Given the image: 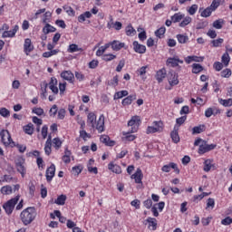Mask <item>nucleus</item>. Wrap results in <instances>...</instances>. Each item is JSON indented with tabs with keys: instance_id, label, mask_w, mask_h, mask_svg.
<instances>
[{
	"instance_id": "1",
	"label": "nucleus",
	"mask_w": 232,
	"mask_h": 232,
	"mask_svg": "<svg viewBox=\"0 0 232 232\" xmlns=\"http://www.w3.org/2000/svg\"><path fill=\"white\" fill-rule=\"evenodd\" d=\"M35 217H37V212L35 211V208L32 207L24 209L20 214V218L24 226H29L30 223L35 220Z\"/></svg>"
},
{
	"instance_id": "2",
	"label": "nucleus",
	"mask_w": 232,
	"mask_h": 232,
	"mask_svg": "<svg viewBox=\"0 0 232 232\" xmlns=\"http://www.w3.org/2000/svg\"><path fill=\"white\" fill-rule=\"evenodd\" d=\"M1 141L4 146H10V148H15V142L12 140L10 132L6 130H2L0 131Z\"/></svg>"
},
{
	"instance_id": "3",
	"label": "nucleus",
	"mask_w": 232,
	"mask_h": 232,
	"mask_svg": "<svg viewBox=\"0 0 232 232\" xmlns=\"http://www.w3.org/2000/svg\"><path fill=\"white\" fill-rule=\"evenodd\" d=\"M17 202H19V196L9 199L3 205V208L5 209L6 215H12V213H14V209H15Z\"/></svg>"
},
{
	"instance_id": "4",
	"label": "nucleus",
	"mask_w": 232,
	"mask_h": 232,
	"mask_svg": "<svg viewBox=\"0 0 232 232\" xmlns=\"http://www.w3.org/2000/svg\"><path fill=\"white\" fill-rule=\"evenodd\" d=\"M140 116H132L128 122V126L131 128V133H137L139 131V126H140Z\"/></svg>"
},
{
	"instance_id": "5",
	"label": "nucleus",
	"mask_w": 232,
	"mask_h": 232,
	"mask_svg": "<svg viewBox=\"0 0 232 232\" xmlns=\"http://www.w3.org/2000/svg\"><path fill=\"white\" fill-rule=\"evenodd\" d=\"M162 131V121H153V126H148L146 130L147 135Z\"/></svg>"
},
{
	"instance_id": "6",
	"label": "nucleus",
	"mask_w": 232,
	"mask_h": 232,
	"mask_svg": "<svg viewBox=\"0 0 232 232\" xmlns=\"http://www.w3.org/2000/svg\"><path fill=\"white\" fill-rule=\"evenodd\" d=\"M17 32H19V25L15 24L12 30L8 29L6 32L2 33V39H12L15 37Z\"/></svg>"
},
{
	"instance_id": "7",
	"label": "nucleus",
	"mask_w": 232,
	"mask_h": 232,
	"mask_svg": "<svg viewBox=\"0 0 232 232\" xmlns=\"http://www.w3.org/2000/svg\"><path fill=\"white\" fill-rule=\"evenodd\" d=\"M179 64H184V61L179 60V56L169 57L167 59V66H171V68H177Z\"/></svg>"
},
{
	"instance_id": "8",
	"label": "nucleus",
	"mask_w": 232,
	"mask_h": 232,
	"mask_svg": "<svg viewBox=\"0 0 232 232\" xmlns=\"http://www.w3.org/2000/svg\"><path fill=\"white\" fill-rule=\"evenodd\" d=\"M171 169H174V171L176 173H180V170L179 169V167L177 166L176 163L170 162L168 165H164L161 168V171H163L164 173H169V171H171Z\"/></svg>"
},
{
	"instance_id": "9",
	"label": "nucleus",
	"mask_w": 232,
	"mask_h": 232,
	"mask_svg": "<svg viewBox=\"0 0 232 232\" xmlns=\"http://www.w3.org/2000/svg\"><path fill=\"white\" fill-rule=\"evenodd\" d=\"M217 148L216 144H206L203 143L199 145L198 153L201 155L204 153H208V151H211V150H215Z\"/></svg>"
},
{
	"instance_id": "10",
	"label": "nucleus",
	"mask_w": 232,
	"mask_h": 232,
	"mask_svg": "<svg viewBox=\"0 0 232 232\" xmlns=\"http://www.w3.org/2000/svg\"><path fill=\"white\" fill-rule=\"evenodd\" d=\"M144 175L142 174V170L140 169H137L136 172L130 176V179L135 180L136 184H142V179Z\"/></svg>"
},
{
	"instance_id": "11",
	"label": "nucleus",
	"mask_w": 232,
	"mask_h": 232,
	"mask_svg": "<svg viewBox=\"0 0 232 232\" xmlns=\"http://www.w3.org/2000/svg\"><path fill=\"white\" fill-rule=\"evenodd\" d=\"M104 114H101L95 123L94 128L99 131V133H102V131H104Z\"/></svg>"
},
{
	"instance_id": "12",
	"label": "nucleus",
	"mask_w": 232,
	"mask_h": 232,
	"mask_svg": "<svg viewBox=\"0 0 232 232\" xmlns=\"http://www.w3.org/2000/svg\"><path fill=\"white\" fill-rule=\"evenodd\" d=\"M16 169L19 173H21L22 177L26 175V167L24 166V160L20 159L16 162Z\"/></svg>"
},
{
	"instance_id": "13",
	"label": "nucleus",
	"mask_w": 232,
	"mask_h": 232,
	"mask_svg": "<svg viewBox=\"0 0 232 232\" xmlns=\"http://www.w3.org/2000/svg\"><path fill=\"white\" fill-rule=\"evenodd\" d=\"M109 44H110V46H111V49L114 52H119L120 50H122V48H124V46L126 45L124 43H121L117 40L110 42Z\"/></svg>"
},
{
	"instance_id": "14",
	"label": "nucleus",
	"mask_w": 232,
	"mask_h": 232,
	"mask_svg": "<svg viewBox=\"0 0 232 232\" xmlns=\"http://www.w3.org/2000/svg\"><path fill=\"white\" fill-rule=\"evenodd\" d=\"M133 132L130 131H123L122 132V140L124 142H133V140H135V139H137V136L135 134H131Z\"/></svg>"
},
{
	"instance_id": "15",
	"label": "nucleus",
	"mask_w": 232,
	"mask_h": 232,
	"mask_svg": "<svg viewBox=\"0 0 232 232\" xmlns=\"http://www.w3.org/2000/svg\"><path fill=\"white\" fill-rule=\"evenodd\" d=\"M34 50V44H32V40L30 38H26L24 44V52L28 55Z\"/></svg>"
},
{
	"instance_id": "16",
	"label": "nucleus",
	"mask_w": 232,
	"mask_h": 232,
	"mask_svg": "<svg viewBox=\"0 0 232 232\" xmlns=\"http://www.w3.org/2000/svg\"><path fill=\"white\" fill-rule=\"evenodd\" d=\"M55 177V165L52 164L47 169H46V180L48 182H51V180Z\"/></svg>"
},
{
	"instance_id": "17",
	"label": "nucleus",
	"mask_w": 232,
	"mask_h": 232,
	"mask_svg": "<svg viewBox=\"0 0 232 232\" xmlns=\"http://www.w3.org/2000/svg\"><path fill=\"white\" fill-rule=\"evenodd\" d=\"M202 61H204V57L202 56L192 55L185 57V63L187 64H191V63H202Z\"/></svg>"
},
{
	"instance_id": "18",
	"label": "nucleus",
	"mask_w": 232,
	"mask_h": 232,
	"mask_svg": "<svg viewBox=\"0 0 232 232\" xmlns=\"http://www.w3.org/2000/svg\"><path fill=\"white\" fill-rule=\"evenodd\" d=\"M132 46L136 53H146V45H142L139 44V42L135 41L133 42Z\"/></svg>"
},
{
	"instance_id": "19",
	"label": "nucleus",
	"mask_w": 232,
	"mask_h": 232,
	"mask_svg": "<svg viewBox=\"0 0 232 232\" xmlns=\"http://www.w3.org/2000/svg\"><path fill=\"white\" fill-rule=\"evenodd\" d=\"M108 169H110V171H112V173H116L117 175H121V173H122V169L121 168V166L113 162L108 164Z\"/></svg>"
},
{
	"instance_id": "20",
	"label": "nucleus",
	"mask_w": 232,
	"mask_h": 232,
	"mask_svg": "<svg viewBox=\"0 0 232 232\" xmlns=\"http://www.w3.org/2000/svg\"><path fill=\"white\" fill-rule=\"evenodd\" d=\"M62 79H64V81H68L69 82H73V79H75V76L71 71H64L61 73Z\"/></svg>"
},
{
	"instance_id": "21",
	"label": "nucleus",
	"mask_w": 232,
	"mask_h": 232,
	"mask_svg": "<svg viewBox=\"0 0 232 232\" xmlns=\"http://www.w3.org/2000/svg\"><path fill=\"white\" fill-rule=\"evenodd\" d=\"M97 121V115L94 112H89L87 115V124L92 126V128H95V123Z\"/></svg>"
},
{
	"instance_id": "22",
	"label": "nucleus",
	"mask_w": 232,
	"mask_h": 232,
	"mask_svg": "<svg viewBox=\"0 0 232 232\" xmlns=\"http://www.w3.org/2000/svg\"><path fill=\"white\" fill-rule=\"evenodd\" d=\"M44 153L47 156L52 155V136H48L44 145Z\"/></svg>"
},
{
	"instance_id": "23",
	"label": "nucleus",
	"mask_w": 232,
	"mask_h": 232,
	"mask_svg": "<svg viewBox=\"0 0 232 232\" xmlns=\"http://www.w3.org/2000/svg\"><path fill=\"white\" fill-rule=\"evenodd\" d=\"M166 75H167L166 69L165 68L160 69L156 72V80L158 81V82H162V81L166 79Z\"/></svg>"
},
{
	"instance_id": "24",
	"label": "nucleus",
	"mask_w": 232,
	"mask_h": 232,
	"mask_svg": "<svg viewBox=\"0 0 232 232\" xmlns=\"http://www.w3.org/2000/svg\"><path fill=\"white\" fill-rule=\"evenodd\" d=\"M169 84L170 86H177L179 84V75L175 72H170L169 76Z\"/></svg>"
},
{
	"instance_id": "25",
	"label": "nucleus",
	"mask_w": 232,
	"mask_h": 232,
	"mask_svg": "<svg viewBox=\"0 0 232 232\" xmlns=\"http://www.w3.org/2000/svg\"><path fill=\"white\" fill-rule=\"evenodd\" d=\"M170 137L175 142V144H178V142H180V137L179 136V129L177 128V125L174 127V130L171 131Z\"/></svg>"
},
{
	"instance_id": "26",
	"label": "nucleus",
	"mask_w": 232,
	"mask_h": 232,
	"mask_svg": "<svg viewBox=\"0 0 232 232\" xmlns=\"http://www.w3.org/2000/svg\"><path fill=\"white\" fill-rule=\"evenodd\" d=\"M215 12L211 6L207 7L206 9H199L200 16L201 17H209L211 14Z\"/></svg>"
},
{
	"instance_id": "27",
	"label": "nucleus",
	"mask_w": 232,
	"mask_h": 232,
	"mask_svg": "<svg viewBox=\"0 0 232 232\" xmlns=\"http://www.w3.org/2000/svg\"><path fill=\"white\" fill-rule=\"evenodd\" d=\"M218 113H220V110L217 108H208L205 111V116L208 118L211 117V115H218Z\"/></svg>"
},
{
	"instance_id": "28",
	"label": "nucleus",
	"mask_w": 232,
	"mask_h": 232,
	"mask_svg": "<svg viewBox=\"0 0 232 232\" xmlns=\"http://www.w3.org/2000/svg\"><path fill=\"white\" fill-rule=\"evenodd\" d=\"M110 48V43L105 44L104 45L101 46L97 51H96V55L97 57H102L104 53H106V50Z\"/></svg>"
},
{
	"instance_id": "29",
	"label": "nucleus",
	"mask_w": 232,
	"mask_h": 232,
	"mask_svg": "<svg viewBox=\"0 0 232 232\" xmlns=\"http://www.w3.org/2000/svg\"><path fill=\"white\" fill-rule=\"evenodd\" d=\"M71 157H72V151L66 149L64 151V155L62 158V160L64 162V164H70V162H72Z\"/></svg>"
},
{
	"instance_id": "30",
	"label": "nucleus",
	"mask_w": 232,
	"mask_h": 232,
	"mask_svg": "<svg viewBox=\"0 0 232 232\" xmlns=\"http://www.w3.org/2000/svg\"><path fill=\"white\" fill-rule=\"evenodd\" d=\"M91 17H92V13L90 11H86L85 13H83L78 16V22L84 23V21H86V19H91Z\"/></svg>"
},
{
	"instance_id": "31",
	"label": "nucleus",
	"mask_w": 232,
	"mask_h": 232,
	"mask_svg": "<svg viewBox=\"0 0 232 232\" xmlns=\"http://www.w3.org/2000/svg\"><path fill=\"white\" fill-rule=\"evenodd\" d=\"M176 39H178V43H179V44H186V43L189 41L188 34H177Z\"/></svg>"
},
{
	"instance_id": "32",
	"label": "nucleus",
	"mask_w": 232,
	"mask_h": 232,
	"mask_svg": "<svg viewBox=\"0 0 232 232\" xmlns=\"http://www.w3.org/2000/svg\"><path fill=\"white\" fill-rule=\"evenodd\" d=\"M147 222L149 224L150 229H152V231L157 229V219L155 218H148Z\"/></svg>"
},
{
	"instance_id": "33",
	"label": "nucleus",
	"mask_w": 232,
	"mask_h": 232,
	"mask_svg": "<svg viewBox=\"0 0 232 232\" xmlns=\"http://www.w3.org/2000/svg\"><path fill=\"white\" fill-rule=\"evenodd\" d=\"M102 61H105V63H110L111 61H115L117 59V55L113 53H105L102 56Z\"/></svg>"
},
{
	"instance_id": "34",
	"label": "nucleus",
	"mask_w": 232,
	"mask_h": 232,
	"mask_svg": "<svg viewBox=\"0 0 232 232\" xmlns=\"http://www.w3.org/2000/svg\"><path fill=\"white\" fill-rule=\"evenodd\" d=\"M101 142L103 144H106V146H114L115 142L114 141H110V137L107 135H102L100 137Z\"/></svg>"
},
{
	"instance_id": "35",
	"label": "nucleus",
	"mask_w": 232,
	"mask_h": 232,
	"mask_svg": "<svg viewBox=\"0 0 232 232\" xmlns=\"http://www.w3.org/2000/svg\"><path fill=\"white\" fill-rule=\"evenodd\" d=\"M192 21H193V19L190 16H186L184 14V17L181 20V23H179L180 28H184V27L188 26V24H189Z\"/></svg>"
},
{
	"instance_id": "36",
	"label": "nucleus",
	"mask_w": 232,
	"mask_h": 232,
	"mask_svg": "<svg viewBox=\"0 0 232 232\" xmlns=\"http://www.w3.org/2000/svg\"><path fill=\"white\" fill-rule=\"evenodd\" d=\"M82 49L79 48V45L75 44H72L69 45L67 52L69 53H75V52H82Z\"/></svg>"
},
{
	"instance_id": "37",
	"label": "nucleus",
	"mask_w": 232,
	"mask_h": 232,
	"mask_svg": "<svg viewBox=\"0 0 232 232\" xmlns=\"http://www.w3.org/2000/svg\"><path fill=\"white\" fill-rule=\"evenodd\" d=\"M198 10V5L194 4L191 6L187 7V12L189 15H195Z\"/></svg>"
},
{
	"instance_id": "38",
	"label": "nucleus",
	"mask_w": 232,
	"mask_h": 232,
	"mask_svg": "<svg viewBox=\"0 0 232 232\" xmlns=\"http://www.w3.org/2000/svg\"><path fill=\"white\" fill-rule=\"evenodd\" d=\"M184 17V14L176 13L171 16L172 23H180Z\"/></svg>"
},
{
	"instance_id": "39",
	"label": "nucleus",
	"mask_w": 232,
	"mask_h": 232,
	"mask_svg": "<svg viewBox=\"0 0 232 232\" xmlns=\"http://www.w3.org/2000/svg\"><path fill=\"white\" fill-rule=\"evenodd\" d=\"M211 168H213V160H206L204 162V171L208 173L211 171Z\"/></svg>"
},
{
	"instance_id": "40",
	"label": "nucleus",
	"mask_w": 232,
	"mask_h": 232,
	"mask_svg": "<svg viewBox=\"0 0 232 232\" xmlns=\"http://www.w3.org/2000/svg\"><path fill=\"white\" fill-rule=\"evenodd\" d=\"M54 204H57V206H64L66 204V195H61L59 196L55 200Z\"/></svg>"
},
{
	"instance_id": "41",
	"label": "nucleus",
	"mask_w": 232,
	"mask_h": 232,
	"mask_svg": "<svg viewBox=\"0 0 232 232\" xmlns=\"http://www.w3.org/2000/svg\"><path fill=\"white\" fill-rule=\"evenodd\" d=\"M231 61V57L229 56V53H225L221 57V63L224 64V66H229V62Z\"/></svg>"
},
{
	"instance_id": "42",
	"label": "nucleus",
	"mask_w": 232,
	"mask_h": 232,
	"mask_svg": "<svg viewBox=\"0 0 232 232\" xmlns=\"http://www.w3.org/2000/svg\"><path fill=\"white\" fill-rule=\"evenodd\" d=\"M52 144L55 150H61V147L63 146V140L59 138H54L52 140Z\"/></svg>"
},
{
	"instance_id": "43",
	"label": "nucleus",
	"mask_w": 232,
	"mask_h": 232,
	"mask_svg": "<svg viewBox=\"0 0 232 232\" xmlns=\"http://www.w3.org/2000/svg\"><path fill=\"white\" fill-rule=\"evenodd\" d=\"M82 169H83L82 165L74 166L72 169V175L77 177L81 175V173H82Z\"/></svg>"
},
{
	"instance_id": "44",
	"label": "nucleus",
	"mask_w": 232,
	"mask_h": 232,
	"mask_svg": "<svg viewBox=\"0 0 232 232\" xmlns=\"http://www.w3.org/2000/svg\"><path fill=\"white\" fill-rule=\"evenodd\" d=\"M57 30L55 27L50 25L49 24H46L45 26L43 28L44 34H48L55 32Z\"/></svg>"
},
{
	"instance_id": "45",
	"label": "nucleus",
	"mask_w": 232,
	"mask_h": 232,
	"mask_svg": "<svg viewBox=\"0 0 232 232\" xmlns=\"http://www.w3.org/2000/svg\"><path fill=\"white\" fill-rule=\"evenodd\" d=\"M204 70V67L200 63L192 64V73H200Z\"/></svg>"
},
{
	"instance_id": "46",
	"label": "nucleus",
	"mask_w": 232,
	"mask_h": 232,
	"mask_svg": "<svg viewBox=\"0 0 232 232\" xmlns=\"http://www.w3.org/2000/svg\"><path fill=\"white\" fill-rule=\"evenodd\" d=\"M125 32H126V35H129L130 37H133V35L137 34V31L131 25H128L125 29Z\"/></svg>"
},
{
	"instance_id": "47",
	"label": "nucleus",
	"mask_w": 232,
	"mask_h": 232,
	"mask_svg": "<svg viewBox=\"0 0 232 232\" xmlns=\"http://www.w3.org/2000/svg\"><path fill=\"white\" fill-rule=\"evenodd\" d=\"M213 26L217 30L222 29V26H224V20L223 19H218L213 22Z\"/></svg>"
},
{
	"instance_id": "48",
	"label": "nucleus",
	"mask_w": 232,
	"mask_h": 232,
	"mask_svg": "<svg viewBox=\"0 0 232 232\" xmlns=\"http://www.w3.org/2000/svg\"><path fill=\"white\" fill-rule=\"evenodd\" d=\"M24 130L27 135H34V124L29 123L24 127Z\"/></svg>"
},
{
	"instance_id": "49",
	"label": "nucleus",
	"mask_w": 232,
	"mask_h": 232,
	"mask_svg": "<svg viewBox=\"0 0 232 232\" xmlns=\"http://www.w3.org/2000/svg\"><path fill=\"white\" fill-rule=\"evenodd\" d=\"M164 34H166V27L164 26L160 27L155 32L156 37H159L160 39H162V37H164Z\"/></svg>"
},
{
	"instance_id": "50",
	"label": "nucleus",
	"mask_w": 232,
	"mask_h": 232,
	"mask_svg": "<svg viewBox=\"0 0 232 232\" xmlns=\"http://www.w3.org/2000/svg\"><path fill=\"white\" fill-rule=\"evenodd\" d=\"M223 3H224V0H213L210 6L215 12V10H217V8H218V6H220V5H222Z\"/></svg>"
},
{
	"instance_id": "51",
	"label": "nucleus",
	"mask_w": 232,
	"mask_h": 232,
	"mask_svg": "<svg viewBox=\"0 0 232 232\" xmlns=\"http://www.w3.org/2000/svg\"><path fill=\"white\" fill-rule=\"evenodd\" d=\"M138 32H140L138 34L140 41H146V39H147L146 31H144V29H142V28L139 27Z\"/></svg>"
},
{
	"instance_id": "52",
	"label": "nucleus",
	"mask_w": 232,
	"mask_h": 232,
	"mask_svg": "<svg viewBox=\"0 0 232 232\" xmlns=\"http://www.w3.org/2000/svg\"><path fill=\"white\" fill-rule=\"evenodd\" d=\"M2 195H12V187L11 186H4L1 188Z\"/></svg>"
},
{
	"instance_id": "53",
	"label": "nucleus",
	"mask_w": 232,
	"mask_h": 232,
	"mask_svg": "<svg viewBox=\"0 0 232 232\" xmlns=\"http://www.w3.org/2000/svg\"><path fill=\"white\" fill-rule=\"evenodd\" d=\"M231 75V69H225L221 72V77H223L224 79H229Z\"/></svg>"
},
{
	"instance_id": "54",
	"label": "nucleus",
	"mask_w": 232,
	"mask_h": 232,
	"mask_svg": "<svg viewBox=\"0 0 232 232\" xmlns=\"http://www.w3.org/2000/svg\"><path fill=\"white\" fill-rule=\"evenodd\" d=\"M128 91H120L114 94V99H122V97H127Z\"/></svg>"
},
{
	"instance_id": "55",
	"label": "nucleus",
	"mask_w": 232,
	"mask_h": 232,
	"mask_svg": "<svg viewBox=\"0 0 232 232\" xmlns=\"http://www.w3.org/2000/svg\"><path fill=\"white\" fill-rule=\"evenodd\" d=\"M133 102V96H128L125 99L122 100L121 104L123 106H130Z\"/></svg>"
},
{
	"instance_id": "56",
	"label": "nucleus",
	"mask_w": 232,
	"mask_h": 232,
	"mask_svg": "<svg viewBox=\"0 0 232 232\" xmlns=\"http://www.w3.org/2000/svg\"><path fill=\"white\" fill-rule=\"evenodd\" d=\"M59 92L61 97H63V95H64V92H66V82L59 83Z\"/></svg>"
},
{
	"instance_id": "57",
	"label": "nucleus",
	"mask_w": 232,
	"mask_h": 232,
	"mask_svg": "<svg viewBox=\"0 0 232 232\" xmlns=\"http://www.w3.org/2000/svg\"><path fill=\"white\" fill-rule=\"evenodd\" d=\"M224 43V39L218 38L212 41V45L214 48H218V46H222V44Z\"/></svg>"
},
{
	"instance_id": "58",
	"label": "nucleus",
	"mask_w": 232,
	"mask_h": 232,
	"mask_svg": "<svg viewBox=\"0 0 232 232\" xmlns=\"http://www.w3.org/2000/svg\"><path fill=\"white\" fill-rule=\"evenodd\" d=\"M80 137L84 140H88V139H90V137L92 136L88 132H86V130H80Z\"/></svg>"
},
{
	"instance_id": "59",
	"label": "nucleus",
	"mask_w": 232,
	"mask_h": 232,
	"mask_svg": "<svg viewBox=\"0 0 232 232\" xmlns=\"http://www.w3.org/2000/svg\"><path fill=\"white\" fill-rule=\"evenodd\" d=\"M36 164H37L39 169H42V170L44 169V160H43V158L38 157L36 159Z\"/></svg>"
},
{
	"instance_id": "60",
	"label": "nucleus",
	"mask_w": 232,
	"mask_h": 232,
	"mask_svg": "<svg viewBox=\"0 0 232 232\" xmlns=\"http://www.w3.org/2000/svg\"><path fill=\"white\" fill-rule=\"evenodd\" d=\"M220 104H222V106H225V107H229V106H232V99H227V100H220L219 101Z\"/></svg>"
},
{
	"instance_id": "61",
	"label": "nucleus",
	"mask_w": 232,
	"mask_h": 232,
	"mask_svg": "<svg viewBox=\"0 0 232 232\" xmlns=\"http://www.w3.org/2000/svg\"><path fill=\"white\" fill-rule=\"evenodd\" d=\"M204 125H199V126H197V127H194L192 129V133L195 134V133H202V131H204Z\"/></svg>"
},
{
	"instance_id": "62",
	"label": "nucleus",
	"mask_w": 232,
	"mask_h": 232,
	"mask_svg": "<svg viewBox=\"0 0 232 232\" xmlns=\"http://www.w3.org/2000/svg\"><path fill=\"white\" fill-rule=\"evenodd\" d=\"M0 115L2 117H10V111H8V109L6 108H1L0 109Z\"/></svg>"
},
{
	"instance_id": "63",
	"label": "nucleus",
	"mask_w": 232,
	"mask_h": 232,
	"mask_svg": "<svg viewBox=\"0 0 232 232\" xmlns=\"http://www.w3.org/2000/svg\"><path fill=\"white\" fill-rule=\"evenodd\" d=\"M213 68L216 70V72H220L222 68H224V63L220 62L214 63Z\"/></svg>"
},
{
	"instance_id": "64",
	"label": "nucleus",
	"mask_w": 232,
	"mask_h": 232,
	"mask_svg": "<svg viewBox=\"0 0 232 232\" xmlns=\"http://www.w3.org/2000/svg\"><path fill=\"white\" fill-rule=\"evenodd\" d=\"M97 66H99V60H92L89 63V68H91V70H95Z\"/></svg>"
}]
</instances>
